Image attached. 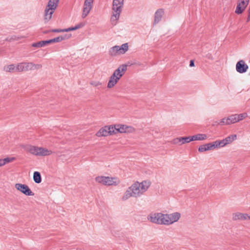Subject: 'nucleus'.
<instances>
[{"label":"nucleus","mask_w":250,"mask_h":250,"mask_svg":"<svg viewBox=\"0 0 250 250\" xmlns=\"http://www.w3.org/2000/svg\"><path fill=\"white\" fill-rule=\"evenodd\" d=\"M83 26H84V24L83 23H80L74 27L66 28V29H65L64 31L66 32H69V31H71L76 30L80 28L83 27Z\"/></svg>","instance_id":"28"},{"label":"nucleus","mask_w":250,"mask_h":250,"mask_svg":"<svg viewBox=\"0 0 250 250\" xmlns=\"http://www.w3.org/2000/svg\"><path fill=\"white\" fill-rule=\"evenodd\" d=\"M115 129L114 126L112 125L105 126L102 127L96 134V135L98 137H106L116 134Z\"/></svg>","instance_id":"9"},{"label":"nucleus","mask_w":250,"mask_h":250,"mask_svg":"<svg viewBox=\"0 0 250 250\" xmlns=\"http://www.w3.org/2000/svg\"><path fill=\"white\" fill-rule=\"evenodd\" d=\"M127 65L123 64L120 65L116 70H115L113 74L109 77V81L107 83V87L108 88H112L118 83L120 79L125 74L127 70Z\"/></svg>","instance_id":"2"},{"label":"nucleus","mask_w":250,"mask_h":250,"mask_svg":"<svg viewBox=\"0 0 250 250\" xmlns=\"http://www.w3.org/2000/svg\"><path fill=\"white\" fill-rule=\"evenodd\" d=\"M189 66L190 67H193V66H194V62L193 60H190V61Z\"/></svg>","instance_id":"39"},{"label":"nucleus","mask_w":250,"mask_h":250,"mask_svg":"<svg viewBox=\"0 0 250 250\" xmlns=\"http://www.w3.org/2000/svg\"><path fill=\"white\" fill-rule=\"evenodd\" d=\"M179 212H175L170 214H165V225L169 226L177 222L181 218Z\"/></svg>","instance_id":"8"},{"label":"nucleus","mask_w":250,"mask_h":250,"mask_svg":"<svg viewBox=\"0 0 250 250\" xmlns=\"http://www.w3.org/2000/svg\"><path fill=\"white\" fill-rule=\"evenodd\" d=\"M25 149L33 155L39 156H49L53 153V151L50 149L31 145L26 146Z\"/></svg>","instance_id":"4"},{"label":"nucleus","mask_w":250,"mask_h":250,"mask_svg":"<svg viewBox=\"0 0 250 250\" xmlns=\"http://www.w3.org/2000/svg\"><path fill=\"white\" fill-rule=\"evenodd\" d=\"M42 67L40 64H35L31 62H23L17 64L18 72L27 71L31 70H38Z\"/></svg>","instance_id":"6"},{"label":"nucleus","mask_w":250,"mask_h":250,"mask_svg":"<svg viewBox=\"0 0 250 250\" xmlns=\"http://www.w3.org/2000/svg\"><path fill=\"white\" fill-rule=\"evenodd\" d=\"M108 54L112 57H115L119 55V51L118 50V45H115L111 47L108 51Z\"/></svg>","instance_id":"21"},{"label":"nucleus","mask_w":250,"mask_h":250,"mask_svg":"<svg viewBox=\"0 0 250 250\" xmlns=\"http://www.w3.org/2000/svg\"><path fill=\"white\" fill-rule=\"evenodd\" d=\"M3 70L6 72L13 73L18 72L17 65L14 64L7 65L4 66Z\"/></svg>","instance_id":"20"},{"label":"nucleus","mask_w":250,"mask_h":250,"mask_svg":"<svg viewBox=\"0 0 250 250\" xmlns=\"http://www.w3.org/2000/svg\"><path fill=\"white\" fill-rule=\"evenodd\" d=\"M65 29H53L52 30V32H65L64 31Z\"/></svg>","instance_id":"38"},{"label":"nucleus","mask_w":250,"mask_h":250,"mask_svg":"<svg viewBox=\"0 0 250 250\" xmlns=\"http://www.w3.org/2000/svg\"><path fill=\"white\" fill-rule=\"evenodd\" d=\"M124 0H113L112 5V13L110 18L111 24H117L124 6Z\"/></svg>","instance_id":"3"},{"label":"nucleus","mask_w":250,"mask_h":250,"mask_svg":"<svg viewBox=\"0 0 250 250\" xmlns=\"http://www.w3.org/2000/svg\"><path fill=\"white\" fill-rule=\"evenodd\" d=\"M48 44V41H42L32 44L31 46L35 48H41Z\"/></svg>","instance_id":"23"},{"label":"nucleus","mask_w":250,"mask_h":250,"mask_svg":"<svg viewBox=\"0 0 250 250\" xmlns=\"http://www.w3.org/2000/svg\"><path fill=\"white\" fill-rule=\"evenodd\" d=\"M3 162H4V165L6 164L7 163H10L15 160V157H7L4 159H2Z\"/></svg>","instance_id":"35"},{"label":"nucleus","mask_w":250,"mask_h":250,"mask_svg":"<svg viewBox=\"0 0 250 250\" xmlns=\"http://www.w3.org/2000/svg\"><path fill=\"white\" fill-rule=\"evenodd\" d=\"M94 0H84L82 17L84 19L92 8Z\"/></svg>","instance_id":"11"},{"label":"nucleus","mask_w":250,"mask_h":250,"mask_svg":"<svg viewBox=\"0 0 250 250\" xmlns=\"http://www.w3.org/2000/svg\"><path fill=\"white\" fill-rule=\"evenodd\" d=\"M34 181L37 184H39L42 182V178L41 174L38 171H35L33 174Z\"/></svg>","instance_id":"25"},{"label":"nucleus","mask_w":250,"mask_h":250,"mask_svg":"<svg viewBox=\"0 0 250 250\" xmlns=\"http://www.w3.org/2000/svg\"><path fill=\"white\" fill-rule=\"evenodd\" d=\"M96 182L103 185L116 186L120 183V180L117 177L99 176L95 178Z\"/></svg>","instance_id":"5"},{"label":"nucleus","mask_w":250,"mask_h":250,"mask_svg":"<svg viewBox=\"0 0 250 250\" xmlns=\"http://www.w3.org/2000/svg\"><path fill=\"white\" fill-rule=\"evenodd\" d=\"M209 150H212L210 143L201 145L198 148V151L200 152H203Z\"/></svg>","instance_id":"24"},{"label":"nucleus","mask_w":250,"mask_h":250,"mask_svg":"<svg viewBox=\"0 0 250 250\" xmlns=\"http://www.w3.org/2000/svg\"><path fill=\"white\" fill-rule=\"evenodd\" d=\"M207 138V135L205 134H197L192 136H190V142L205 140Z\"/></svg>","instance_id":"18"},{"label":"nucleus","mask_w":250,"mask_h":250,"mask_svg":"<svg viewBox=\"0 0 250 250\" xmlns=\"http://www.w3.org/2000/svg\"><path fill=\"white\" fill-rule=\"evenodd\" d=\"M116 133L120 132L121 133H131L135 131V129L132 126H128L125 125H117L114 126Z\"/></svg>","instance_id":"10"},{"label":"nucleus","mask_w":250,"mask_h":250,"mask_svg":"<svg viewBox=\"0 0 250 250\" xmlns=\"http://www.w3.org/2000/svg\"><path fill=\"white\" fill-rule=\"evenodd\" d=\"M151 184L149 180H145L141 182H135L125 190L122 197V201H126L131 197L142 196L148 190Z\"/></svg>","instance_id":"1"},{"label":"nucleus","mask_w":250,"mask_h":250,"mask_svg":"<svg viewBox=\"0 0 250 250\" xmlns=\"http://www.w3.org/2000/svg\"><path fill=\"white\" fill-rule=\"evenodd\" d=\"M238 4H240L241 6H243V8H246L249 3L245 1L239 0L237 2Z\"/></svg>","instance_id":"36"},{"label":"nucleus","mask_w":250,"mask_h":250,"mask_svg":"<svg viewBox=\"0 0 250 250\" xmlns=\"http://www.w3.org/2000/svg\"><path fill=\"white\" fill-rule=\"evenodd\" d=\"M66 38V36H60L58 37L57 38H55L52 39H50L48 41V44L54 43V42H60L64 40H65Z\"/></svg>","instance_id":"26"},{"label":"nucleus","mask_w":250,"mask_h":250,"mask_svg":"<svg viewBox=\"0 0 250 250\" xmlns=\"http://www.w3.org/2000/svg\"><path fill=\"white\" fill-rule=\"evenodd\" d=\"M237 139V135L236 134L231 135L226 138H225V140L227 145L231 143L233 141Z\"/></svg>","instance_id":"27"},{"label":"nucleus","mask_w":250,"mask_h":250,"mask_svg":"<svg viewBox=\"0 0 250 250\" xmlns=\"http://www.w3.org/2000/svg\"><path fill=\"white\" fill-rule=\"evenodd\" d=\"M164 14V10L163 9H159L154 13V24H156L159 23L162 20Z\"/></svg>","instance_id":"17"},{"label":"nucleus","mask_w":250,"mask_h":250,"mask_svg":"<svg viewBox=\"0 0 250 250\" xmlns=\"http://www.w3.org/2000/svg\"><path fill=\"white\" fill-rule=\"evenodd\" d=\"M219 143L220 147H223L227 145L224 139L222 140H219Z\"/></svg>","instance_id":"37"},{"label":"nucleus","mask_w":250,"mask_h":250,"mask_svg":"<svg viewBox=\"0 0 250 250\" xmlns=\"http://www.w3.org/2000/svg\"><path fill=\"white\" fill-rule=\"evenodd\" d=\"M218 124L220 125H229L227 118H224L221 119Z\"/></svg>","instance_id":"34"},{"label":"nucleus","mask_w":250,"mask_h":250,"mask_svg":"<svg viewBox=\"0 0 250 250\" xmlns=\"http://www.w3.org/2000/svg\"><path fill=\"white\" fill-rule=\"evenodd\" d=\"M118 50L120 55L125 54L128 50V44L127 43H125L121 46L118 45Z\"/></svg>","instance_id":"22"},{"label":"nucleus","mask_w":250,"mask_h":250,"mask_svg":"<svg viewBox=\"0 0 250 250\" xmlns=\"http://www.w3.org/2000/svg\"><path fill=\"white\" fill-rule=\"evenodd\" d=\"M4 165V162H3L2 159H0V167Z\"/></svg>","instance_id":"40"},{"label":"nucleus","mask_w":250,"mask_h":250,"mask_svg":"<svg viewBox=\"0 0 250 250\" xmlns=\"http://www.w3.org/2000/svg\"><path fill=\"white\" fill-rule=\"evenodd\" d=\"M190 142V136L178 137L174 139L172 141V143L174 145H182L186 143Z\"/></svg>","instance_id":"15"},{"label":"nucleus","mask_w":250,"mask_h":250,"mask_svg":"<svg viewBox=\"0 0 250 250\" xmlns=\"http://www.w3.org/2000/svg\"><path fill=\"white\" fill-rule=\"evenodd\" d=\"M228 125H231L237 123L235 114H232L227 117Z\"/></svg>","instance_id":"30"},{"label":"nucleus","mask_w":250,"mask_h":250,"mask_svg":"<svg viewBox=\"0 0 250 250\" xmlns=\"http://www.w3.org/2000/svg\"><path fill=\"white\" fill-rule=\"evenodd\" d=\"M60 1V0H49L45 7L56 10L58 7Z\"/></svg>","instance_id":"19"},{"label":"nucleus","mask_w":250,"mask_h":250,"mask_svg":"<svg viewBox=\"0 0 250 250\" xmlns=\"http://www.w3.org/2000/svg\"><path fill=\"white\" fill-rule=\"evenodd\" d=\"M248 68V65L243 60L238 61L236 64V70L239 73H243L247 72Z\"/></svg>","instance_id":"14"},{"label":"nucleus","mask_w":250,"mask_h":250,"mask_svg":"<svg viewBox=\"0 0 250 250\" xmlns=\"http://www.w3.org/2000/svg\"><path fill=\"white\" fill-rule=\"evenodd\" d=\"M55 10L49 8L45 7L44 11V21L45 22H47L50 21L52 18L53 13L55 12Z\"/></svg>","instance_id":"16"},{"label":"nucleus","mask_w":250,"mask_h":250,"mask_svg":"<svg viewBox=\"0 0 250 250\" xmlns=\"http://www.w3.org/2000/svg\"><path fill=\"white\" fill-rule=\"evenodd\" d=\"M15 188L27 196H33L34 193L30 190L28 186L26 185L20 183H17L15 185Z\"/></svg>","instance_id":"12"},{"label":"nucleus","mask_w":250,"mask_h":250,"mask_svg":"<svg viewBox=\"0 0 250 250\" xmlns=\"http://www.w3.org/2000/svg\"><path fill=\"white\" fill-rule=\"evenodd\" d=\"M235 115L237 122L243 120L248 116V114L246 113H243L240 114H235Z\"/></svg>","instance_id":"29"},{"label":"nucleus","mask_w":250,"mask_h":250,"mask_svg":"<svg viewBox=\"0 0 250 250\" xmlns=\"http://www.w3.org/2000/svg\"><path fill=\"white\" fill-rule=\"evenodd\" d=\"M246 8H243V6H241L240 4L237 3V6L235 12L237 14H241L245 10Z\"/></svg>","instance_id":"31"},{"label":"nucleus","mask_w":250,"mask_h":250,"mask_svg":"<svg viewBox=\"0 0 250 250\" xmlns=\"http://www.w3.org/2000/svg\"><path fill=\"white\" fill-rule=\"evenodd\" d=\"M232 219L234 221H249L250 220V215L246 213L236 212L232 214Z\"/></svg>","instance_id":"13"},{"label":"nucleus","mask_w":250,"mask_h":250,"mask_svg":"<svg viewBox=\"0 0 250 250\" xmlns=\"http://www.w3.org/2000/svg\"><path fill=\"white\" fill-rule=\"evenodd\" d=\"M212 149H214L217 148H220L219 140H216L212 143H210Z\"/></svg>","instance_id":"33"},{"label":"nucleus","mask_w":250,"mask_h":250,"mask_svg":"<svg viewBox=\"0 0 250 250\" xmlns=\"http://www.w3.org/2000/svg\"><path fill=\"white\" fill-rule=\"evenodd\" d=\"M147 219L152 223L165 225V214L161 212L151 213L147 216Z\"/></svg>","instance_id":"7"},{"label":"nucleus","mask_w":250,"mask_h":250,"mask_svg":"<svg viewBox=\"0 0 250 250\" xmlns=\"http://www.w3.org/2000/svg\"><path fill=\"white\" fill-rule=\"evenodd\" d=\"M12 39H13V40H17V37H16V36H14V37H12ZM20 39L19 37L17 38V39Z\"/></svg>","instance_id":"42"},{"label":"nucleus","mask_w":250,"mask_h":250,"mask_svg":"<svg viewBox=\"0 0 250 250\" xmlns=\"http://www.w3.org/2000/svg\"><path fill=\"white\" fill-rule=\"evenodd\" d=\"M250 21V8L249 10V15L247 18V21Z\"/></svg>","instance_id":"41"},{"label":"nucleus","mask_w":250,"mask_h":250,"mask_svg":"<svg viewBox=\"0 0 250 250\" xmlns=\"http://www.w3.org/2000/svg\"><path fill=\"white\" fill-rule=\"evenodd\" d=\"M90 84L95 87H101L102 85V83L100 81H93L90 82Z\"/></svg>","instance_id":"32"}]
</instances>
